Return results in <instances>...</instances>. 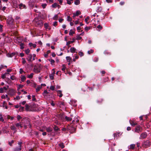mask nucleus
Returning <instances> with one entry per match:
<instances>
[{"label":"nucleus","instance_id":"34","mask_svg":"<svg viewBox=\"0 0 151 151\" xmlns=\"http://www.w3.org/2000/svg\"><path fill=\"white\" fill-rule=\"evenodd\" d=\"M94 85H93V87H88V88L89 89V91H92L94 89Z\"/></svg>","mask_w":151,"mask_h":151},{"label":"nucleus","instance_id":"9","mask_svg":"<svg viewBox=\"0 0 151 151\" xmlns=\"http://www.w3.org/2000/svg\"><path fill=\"white\" fill-rule=\"evenodd\" d=\"M32 55L31 54H29L27 56V60L29 62H31L32 61Z\"/></svg>","mask_w":151,"mask_h":151},{"label":"nucleus","instance_id":"53","mask_svg":"<svg viewBox=\"0 0 151 151\" xmlns=\"http://www.w3.org/2000/svg\"><path fill=\"white\" fill-rule=\"evenodd\" d=\"M93 50H90L88 51V53L89 54L93 53Z\"/></svg>","mask_w":151,"mask_h":151},{"label":"nucleus","instance_id":"40","mask_svg":"<svg viewBox=\"0 0 151 151\" xmlns=\"http://www.w3.org/2000/svg\"><path fill=\"white\" fill-rule=\"evenodd\" d=\"M58 5V4L56 3H54L52 5V6L53 8H56Z\"/></svg>","mask_w":151,"mask_h":151},{"label":"nucleus","instance_id":"14","mask_svg":"<svg viewBox=\"0 0 151 151\" xmlns=\"http://www.w3.org/2000/svg\"><path fill=\"white\" fill-rule=\"evenodd\" d=\"M46 130L47 132H50L52 131V128L51 127H47L46 128Z\"/></svg>","mask_w":151,"mask_h":151},{"label":"nucleus","instance_id":"11","mask_svg":"<svg viewBox=\"0 0 151 151\" xmlns=\"http://www.w3.org/2000/svg\"><path fill=\"white\" fill-rule=\"evenodd\" d=\"M129 123L131 125L134 127L135 125L137 124L136 122H135L133 120H130L129 121Z\"/></svg>","mask_w":151,"mask_h":151},{"label":"nucleus","instance_id":"1","mask_svg":"<svg viewBox=\"0 0 151 151\" xmlns=\"http://www.w3.org/2000/svg\"><path fill=\"white\" fill-rule=\"evenodd\" d=\"M14 21V19L12 17H9L7 20V23L8 24V25L10 27L12 28L13 27Z\"/></svg>","mask_w":151,"mask_h":151},{"label":"nucleus","instance_id":"41","mask_svg":"<svg viewBox=\"0 0 151 151\" xmlns=\"http://www.w3.org/2000/svg\"><path fill=\"white\" fill-rule=\"evenodd\" d=\"M67 20L68 21H71L72 20V19L70 16H68L67 17Z\"/></svg>","mask_w":151,"mask_h":151},{"label":"nucleus","instance_id":"31","mask_svg":"<svg viewBox=\"0 0 151 151\" xmlns=\"http://www.w3.org/2000/svg\"><path fill=\"white\" fill-rule=\"evenodd\" d=\"M50 78L51 80H52L54 79V75L53 74H50L49 75Z\"/></svg>","mask_w":151,"mask_h":151},{"label":"nucleus","instance_id":"20","mask_svg":"<svg viewBox=\"0 0 151 151\" xmlns=\"http://www.w3.org/2000/svg\"><path fill=\"white\" fill-rule=\"evenodd\" d=\"M70 51L72 53H74L75 52L76 49L74 47H71L70 49Z\"/></svg>","mask_w":151,"mask_h":151},{"label":"nucleus","instance_id":"47","mask_svg":"<svg viewBox=\"0 0 151 151\" xmlns=\"http://www.w3.org/2000/svg\"><path fill=\"white\" fill-rule=\"evenodd\" d=\"M135 147V145L134 144H132L130 145V148L131 149H133Z\"/></svg>","mask_w":151,"mask_h":151},{"label":"nucleus","instance_id":"3","mask_svg":"<svg viewBox=\"0 0 151 151\" xmlns=\"http://www.w3.org/2000/svg\"><path fill=\"white\" fill-rule=\"evenodd\" d=\"M41 68V67L40 64L38 66L35 65L34 66L33 71L35 73H38L40 72Z\"/></svg>","mask_w":151,"mask_h":151},{"label":"nucleus","instance_id":"6","mask_svg":"<svg viewBox=\"0 0 151 151\" xmlns=\"http://www.w3.org/2000/svg\"><path fill=\"white\" fill-rule=\"evenodd\" d=\"M147 136V134L146 132H142L140 135V139L146 138Z\"/></svg>","mask_w":151,"mask_h":151},{"label":"nucleus","instance_id":"21","mask_svg":"<svg viewBox=\"0 0 151 151\" xmlns=\"http://www.w3.org/2000/svg\"><path fill=\"white\" fill-rule=\"evenodd\" d=\"M71 104L74 106H77V104L76 101L75 100H72L71 101Z\"/></svg>","mask_w":151,"mask_h":151},{"label":"nucleus","instance_id":"42","mask_svg":"<svg viewBox=\"0 0 151 151\" xmlns=\"http://www.w3.org/2000/svg\"><path fill=\"white\" fill-rule=\"evenodd\" d=\"M33 73H31L30 75L28 76V77L29 78H32L33 77Z\"/></svg>","mask_w":151,"mask_h":151},{"label":"nucleus","instance_id":"48","mask_svg":"<svg viewBox=\"0 0 151 151\" xmlns=\"http://www.w3.org/2000/svg\"><path fill=\"white\" fill-rule=\"evenodd\" d=\"M90 27H86L84 28L85 30L87 32L88 31V30L90 29Z\"/></svg>","mask_w":151,"mask_h":151},{"label":"nucleus","instance_id":"52","mask_svg":"<svg viewBox=\"0 0 151 151\" xmlns=\"http://www.w3.org/2000/svg\"><path fill=\"white\" fill-rule=\"evenodd\" d=\"M47 6L46 4H43L42 5V6L43 9H45Z\"/></svg>","mask_w":151,"mask_h":151},{"label":"nucleus","instance_id":"15","mask_svg":"<svg viewBox=\"0 0 151 151\" xmlns=\"http://www.w3.org/2000/svg\"><path fill=\"white\" fill-rule=\"evenodd\" d=\"M16 54L15 52H12L9 53L7 55V56L9 57H12L14 56Z\"/></svg>","mask_w":151,"mask_h":151},{"label":"nucleus","instance_id":"50","mask_svg":"<svg viewBox=\"0 0 151 151\" xmlns=\"http://www.w3.org/2000/svg\"><path fill=\"white\" fill-rule=\"evenodd\" d=\"M17 119L19 121V120L22 118V117L20 115H18L17 116Z\"/></svg>","mask_w":151,"mask_h":151},{"label":"nucleus","instance_id":"59","mask_svg":"<svg viewBox=\"0 0 151 151\" xmlns=\"http://www.w3.org/2000/svg\"><path fill=\"white\" fill-rule=\"evenodd\" d=\"M65 67L64 65H63V68H62V70L63 71H65Z\"/></svg>","mask_w":151,"mask_h":151},{"label":"nucleus","instance_id":"54","mask_svg":"<svg viewBox=\"0 0 151 151\" xmlns=\"http://www.w3.org/2000/svg\"><path fill=\"white\" fill-rule=\"evenodd\" d=\"M50 89L52 91H53L55 89V87L53 86H51L50 87Z\"/></svg>","mask_w":151,"mask_h":151},{"label":"nucleus","instance_id":"25","mask_svg":"<svg viewBox=\"0 0 151 151\" xmlns=\"http://www.w3.org/2000/svg\"><path fill=\"white\" fill-rule=\"evenodd\" d=\"M59 118L63 120L64 119V117L63 116V115L62 114H60L59 115Z\"/></svg>","mask_w":151,"mask_h":151},{"label":"nucleus","instance_id":"7","mask_svg":"<svg viewBox=\"0 0 151 151\" xmlns=\"http://www.w3.org/2000/svg\"><path fill=\"white\" fill-rule=\"evenodd\" d=\"M15 125L18 128V129H19V127H20L21 128H22L23 127L22 124L21 122L17 123L15 124Z\"/></svg>","mask_w":151,"mask_h":151},{"label":"nucleus","instance_id":"28","mask_svg":"<svg viewBox=\"0 0 151 151\" xmlns=\"http://www.w3.org/2000/svg\"><path fill=\"white\" fill-rule=\"evenodd\" d=\"M66 58V60L69 62H70L71 61V58L70 56H67Z\"/></svg>","mask_w":151,"mask_h":151},{"label":"nucleus","instance_id":"27","mask_svg":"<svg viewBox=\"0 0 151 151\" xmlns=\"http://www.w3.org/2000/svg\"><path fill=\"white\" fill-rule=\"evenodd\" d=\"M97 28L98 29V30L99 31H100L101 29H102L103 27H102L100 25H98L97 27Z\"/></svg>","mask_w":151,"mask_h":151},{"label":"nucleus","instance_id":"5","mask_svg":"<svg viewBox=\"0 0 151 151\" xmlns=\"http://www.w3.org/2000/svg\"><path fill=\"white\" fill-rule=\"evenodd\" d=\"M151 145V142L149 140H146L143 143V146L145 148H147L150 147Z\"/></svg>","mask_w":151,"mask_h":151},{"label":"nucleus","instance_id":"51","mask_svg":"<svg viewBox=\"0 0 151 151\" xmlns=\"http://www.w3.org/2000/svg\"><path fill=\"white\" fill-rule=\"evenodd\" d=\"M73 42V41H69L67 43V45H69L70 44Z\"/></svg>","mask_w":151,"mask_h":151},{"label":"nucleus","instance_id":"44","mask_svg":"<svg viewBox=\"0 0 151 151\" xmlns=\"http://www.w3.org/2000/svg\"><path fill=\"white\" fill-rule=\"evenodd\" d=\"M78 54L81 57L83 56L84 55L83 52L81 51L79 52Z\"/></svg>","mask_w":151,"mask_h":151},{"label":"nucleus","instance_id":"45","mask_svg":"<svg viewBox=\"0 0 151 151\" xmlns=\"http://www.w3.org/2000/svg\"><path fill=\"white\" fill-rule=\"evenodd\" d=\"M10 79L12 80H14L16 79V78L13 75L11 76Z\"/></svg>","mask_w":151,"mask_h":151},{"label":"nucleus","instance_id":"43","mask_svg":"<svg viewBox=\"0 0 151 151\" xmlns=\"http://www.w3.org/2000/svg\"><path fill=\"white\" fill-rule=\"evenodd\" d=\"M25 53L27 55H28L30 52V50L29 49H27L25 50Z\"/></svg>","mask_w":151,"mask_h":151},{"label":"nucleus","instance_id":"2","mask_svg":"<svg viewBox=\"0 0 151 151\" xmlns=\"http://www.w3.org/2000/svg\"><path fill=\"white\" fill-rule=\"evenodd\" d=\"M76 128L73 125H69L67 127V130L71 133H73L75 132Z\"/></svg>","mask_w":151,"mask_h":151},{"label":"nucleus","instance_id":"61","mask_svg":"<svg viewBox=\"0 0 151 151\" xmlns=\"http://www.w3.org/2000/svg\"><path fill=\"white\" fill-rule=\"evenodd\" d=\"M26 103V101H23L22 102H21V103H20V104H22L23 105H24L25 103Z\"/></svg>","mask_w":151,"mask_h":151},{"label":"nucleus","instance_id":"13","mask_svg":"<svg viewBox=\"0 0 151 151\" xmlns=\"http://www.w3.org/2000/svg\"><path fill=\"white\" fill-rule=\"evenodd\" d=\"M10 128L11 130L14 131V132H17V129L14 126H11Z\"/></svg>","mask_w":151,"mask_h":151},{"label":"nucleus","instance_id":"35","mask_svg":"<svg viewBox=\"0 0 151 151\" xmlns=\"http://www.w3.org/2000/svg\"><path fill=\"white\" fill-rule=\"evenodd\" d=\"M74 33V32L73 31H72V29H71L70 30V32L69 33V35H72Z\"/></svg>","mask_w":151,"mask_h":151},{"label":"nucleus","instance_id":"17","mask_svg":"<svg viewBox=\"0 0 151 151\" xmlns=\"http://www.w3.org/2000/svg\"><path fill=\"white\" fill-rule=\"evenodd\" d=\"M58 145L62 149H63L64 148L65 146L63 143L60 142L58 144Z\"/></svg>","mask_w":151,"mask_h":151},{"label":"nucleus","instance_id":"38","mask_svg":"<svg viewBox=\"0 0 151 151\" xmlns=\"http://www.w3.org/2000/svg\"><path fill=\"white\" fill-rule=\"evenodd\" d=\"M14 140H12L11 142H9L8 143L9 144L10 146H12V144L14 143Z\"/></svg>","mask_w":151,"mask_h":151},{"label":"nucleus","instance_id":"4","mask_svg":"<svg viewBox=\"0 0 151 151\" xmlns=\"http://www.w3.org/2000/svg\"><path fill=\"white\" fill-rule=\"evenodd\" d=\"M142 128L140 125L137 126L135 128L134 131L136 132L139 133L142 131Z\"/></svg>","mask_w":151,"mask_h":151},{"label":"nucleus","instance_id":"64","mask_svg":"<svg viewBox=\"0 0 151 151\" xmlns=\"http://www.w3.org/2000/svg\"><path fill=\"white\" fill-rule=\"evenodd\" d=\"M24 107H21L19 109V110L20 111H22L24 109Z\"/></svg>","mask_w":151,"mask_h":151},{"label":"nucleus","instance_id":"29","mask_svg":"<svg viewBox=\"0 0 151 151\" xmlns=\"http://www.w3.org/2000/svg\"><path fill=\"white\" fill-rule=\"evenodd\" d=\"M80 1L79 0H75L74 1V4L75 5H78L80 4Z\"/></svg>","mask_w":151,"mask_h":151},{"label":"nucleus","instance_id":"19","mask_svg":"<svg viewBox=\"0 0 151 151\" xmlns=\"http://www.w3.org/2000/svg\"><path fill=\"white\" fill-rule=\"evenodd\" d=\"M9 74V73H5L2 74V75L1 76V77L3 79H4L6 77V75Z\"/></svg>","mask_w":151,"mask_h":151},{"label":"nucleus","instance_id":"18","mask_svg":"<svg viewBox=\"0 0 151 151\" xmlns=\"http://www.w3.org/2000/svg\"><path fill=\"white\" fill-rule=\"evenodd\" d=\"M21 81L22 82H24L25 81L26 79V77L24 76H21Z\"/></svg>","mask_w":151,"mask_h":151},{"label":"nucleus","instance_id":"56","mask_svg":"<svg viewBox=\"0 0 151 151\" xmlns=\"http://www.w3.org/2000/svg\"><path fill=\"white\" fill-rule=\"evenodd\" d=\"M22 60H23V61L22 62V63L23 64H25L26 63V61L25 60V59L24 58H22Z\"/></svg>","mask_w":151,"mask_h":151},{"label":"nucleus","instance_id":"23","mask_svg":"<svg viewBox=\"0 0 151 151\" xmlns=\"http://www.w3.org/2000/svg\"><path fill=\"white\" fill-rule=\"evenodd\" d=\"M109 78L108 77H107L105 78L103 80V83H104L106 82H107L109 81Z\"/></svg>","mask_w":151,"mask_h":151},{"label":"nucleus","instance_id":"46","mask_svg":"<svg viewBox=\"0 0 151 151\" xmlns=\"http://www.w3.org/2000/svg\"><path fill=\"white\" fill-rule=\"evenodd\" d=\"M59 105L60 106H65V103L64 102H60Z\"/></svg>","mask_w":151,"mask_h":151},{"label":"nucleus","instance_id":"16","mask_svg":"<svg viewBox=\"0 0 151 151\" xmlns=\"http://www.w3.org/2000/svg\"><path fill=\"white\" fill-rule=\"evenodd\" d=\"M21 147H16L14 149V151H20L21 150Z\"/></svg>","mask_w":151,"mask_h":151},{"label":"nucleus","instance_id":"58","mask_svg":"<svg viewBox=\"0 0 151 151\" xmlns=\"http://www.w3.org/2000/svg\"><path fill=\"white\" fill-rule=\"evenodd\" d=\"M36 100V98L35 96V95H33L32 96V100L33 101H34Z\"/></svg>","mask_w":151,"mask_h":151},{"label":"nucleus","instance_id":"63","mask_svg":"<svg viewBox=\"0 0 151 151\" xmlns=\"http://www.w3.org/2000/svg\"><path fill=\"white\" fill-rule=\"evenodd\" d=\"M23 72H24V71L23 70V69L22 68H20V70H19V73H21V74H22Z\"/></svg>","mask_w":151,"mask_h":151},{"label":"nucleus","instance_id":"26","mask_svg":"<svg viewBox=\"0 0 151 151\" xmlns=\"http://www.w3.org/2000/svg\"><path fill=\"white\" fill-rule=\"evenodd\" d=\"M49 60L50 61V63L51 65H53L54 64L55 61L54 60H53L52 59H50Z\"/></svg>","mask_w":151,"mask_h":151},{"label":"nucleus","instance_id":"60","mask_svg":"<svg viewBox=\"0 0 151 151\" xmlns=\"http://www.w3.org/2000/svg\"><path fill=\"white\" fill-rule=\"evenodd\" d=\"M88 17H87L85 19V21L86 22V23L87 24L88 23Z\"/></svg>","mask_w":151,"mask_h":151},{"label":"nucleus","instance_id":"8","mask_svg":"<svg viewBox=\"0 0 151 151\" xmlns=\"http://www.w3.org/2000/svg\"><path fill=\"white\" fill-rule=\"evenodd\" d=\"M7 88L5 86L3 87V88H0V93H4V91H6Z\"/></svg>","mask_w":151,"mask_h":151},{"label":"nucleus","instance_id":"22","mask_svg":"<svg viewBox=\"0 0 151 151\" xmlns=\"http://www.w3.org/2000/svg\"><path fill=\"white\" fill-rule=\"evenodd\" d=\"M65 119L67 121H70L72 120V118L70 117H68L65 116Z\"/></svg>","mask_w":151,"mask_h":151},{"label":"nucleus","instance_id":"12","mask_svg":"<svg viewBox=\"0 0 151 151\" xmlns=\"http://www.w3.org/2000/svg\"><path fill=\"white\" fill-rule=\"evenodd\" d=\"M57 92L58 96H59L60 97H61L63 95L62 91L61 90H58Z\"/></svg>","mask_w":151,"mask_h":151},{"label":"nucleus","instance_id":"24","mask_svg":"<svg viewBox=\"0 0 151 151\" xmlns=\"http://www.w3.org/2000/svg\"><path fill=\"white\" fill-rule=\"evenodd\" d=\"M53 129L54 130H55V131H57L58 130H60V129L58 128V127L56 125L54 126L53 127Z\"/></svg>","mask_w":151,"mask_h":151},{"label":"nucleus","instance_id":"55","mask_svg":"<svg viewBox=\"0 0 151 151\" xmlns=\"http://www.w3.org/2000/svg\"><path fill=\"white\" fill-rule=\"evenodd\" d=\"M22 142H19L18 143V144L19 145V147H22Z\"/></svg>","mask_w":151,"mask_h":151},{"label":"nucleus","instance_id":"37","mask_svg":"<svg viewBox=\"0 0 151 151\" xmlns=\"http://www.w3.org/2000/svg\"><path fill=\"white\" fill-rule=\"evenodd\" d=\"M41 87L40 86H38L37 87V88L36 89V91L37 92H38L40 90Z\"/></svg>","mask_w":151,"mask_h":151},{"label":"nucleus","instance_id":"33","mask_svg":"<svg viewBox=\"0 0 151 151\" xmlns=\"http://www.w3.org/2000/svg\"><path fill=\"white\" fill-rule=\"evenodd\" d=\"M81 14V13L79 11H77L76 13H75V14H76V16H77L78 15L80 14Z\"/></svg>","mask_w":151,"mask_h":151},{"label":"nucleus","instance_id":"32","mask_svg":"<svg viewBox=\"0 0 151 151\" xmlns=\"http://www.w3.org/2000/svg\"><path fill=\"white\" fill-rule=\"evenodd\" d=\"M58 18V16L57 15L55 14L53 17L52 19L54 20H57Z\"/></svg>","mask_w":151,"mask_h":151},{"label":"nucleus","instance_id":"36","mask_svg":"<svg viewBox=\"0 0 151 151\" xmlns=\"http://www.w3.org/2000/svg\"><path fill=\"white\" fill-rule=\"evenodd\" d=\"M24 44L22 43H21L20 44V48L22 49H23L24 48Z\"/></svg>","mask_w":151,"mask_h":151},{"label":"nucleus","instance_id":"62","mask_svg":"<svg viewBox=\"0 0 151 151\" xmlns=\"http://www.w3.org/2000/svg\"><path fill=\"white\" fill-rule=\"evenodd\" d=\"M67 1V3L69 5H70L71 4V3L70 1H70L69 0H66Z\"/></svg>","mask_w":151,"mask_h":151},{"label":"nucleus","instance_id":"39","mask_svg":"<svg viewBox=\"0 0 151 151\" xmlns=\"http://www.w3.org/2000/svg\"><path fill=\"white\" fill-rule=\"evenodd\" d=\"M81 37H80L79 35H76V40H81Z\"/></svg>","mask_w":151,"mask_h":151},{"label":"nucleus","instance_id":"57","mask_svg":"<svg viewBox=\"0 0 151 151\" xmlns=\"http://www.w3.org/2000/svg\"><path fill=\"white\" fill-rule=\"evenodd\" d=\"M98 60V58H95L93 59V61L95 62H97Z\"/></svg>","mask_w":151,"mask_h":151},{"label":"nucleus","instance_id":"49","mask_svg":"<svg viewBox=\"0 0 151 151\" xmlns=\"http://www.w3.org/2000/svg\"><path fill=\"white\" fill-rule=\"evenodd\" d=\"M26 106V108L25 109L27 111H28L29 110V106L28 104H26L25 105Z\"/></svg>","mask_w":151,"mask_h":151},{"label":"nucleus","instance_id":"30","mask_svg":"<svg viewBox=\"0 0 151 151\" xmlns=\"http://www.w3.org/2000/svg\"><path fill=\"white\" fill-rule=\"evenodd\" d=\"M103 101V99H99L97 101V102L98 104H101L102 103Z\"/></svg>","mask_w":151,"mask_h":151},{"label":"nucleus","instance_id":"10","mask_svg":"<svg viewBox=\"0 0 151 151\" xmlns=\"http://www.w3.org/2000/svg\"><path fill=\"white\" fill-rule=\"evenodd\" d=\"M19 8L21 9H26V6L24 4H23L22 3L20 4L19 5Z\"/></svg>","mask_w":151,"mask_h":151}]
</instances>
